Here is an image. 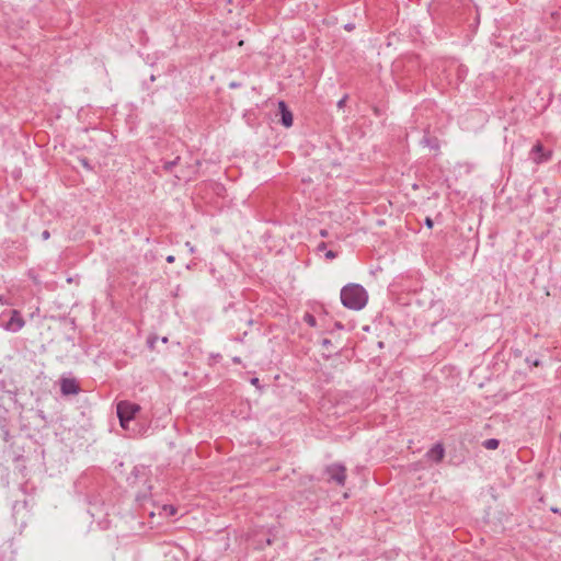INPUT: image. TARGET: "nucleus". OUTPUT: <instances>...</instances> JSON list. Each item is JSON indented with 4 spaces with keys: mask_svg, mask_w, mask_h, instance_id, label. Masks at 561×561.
Segmentation results:
<instances>
[{
    "mask_svg": "<svg viewBox=\"0 0 561 561\" xmlns=\"http://www.w3.org/2000/svg\"><path fill=\"white\" fill-rule=\"evenodd\" d=\"M139 411L140 407L137 403L126 400L119 401L116 407V412L121 426L126 428L127 423L131 421Z\"/></svg>",
    "mask_w": 561,
    "mask_h": 561,
    "instance_id": "7ed1b4c3",
    "label": "nucleus"
},
{
    "mask_svg": "<svg viewBox=\"0 0 561 561\" xmlns=\"http://www.w3.org/2000/svg\"><path fill=\"white\" fill-rule=\"evenodd\" d=\"M278 113H279V122L284 127L293 126V113L287 106L285 101H278Z\"/></svg>",
    "mask_w": 561,
    "mask_h": 561,
    "instance_id": "39448f33",
    "label": "nucleus"
},
{
    "mask_svg": "<svg viewBox=\"0 0 561 561\" xmlns=\"http://www.w3.org/2000/svg\"><path fill=\"white\" fill-rule=\"evenodd\" d=\"M0 302H1V304H4L1 297H0Z\"/></svg>",
    "mask_w": 561,
    "mask_h": 561,
    "instance_id": "c9c22d12",
    "label": "nucleus"
},
{
    "mask_svg": "<svg viewBox=\"0 0 561 561\" xmlns=\"http://www.w3.org/2000/svg\"><path fill=\"white\" fill-rule=\"evenodd\" d=\"M551 15L554 18L556 15H558L557 12H552Z\"/></svg>",
    "mask_w": 561,
    "mask_h": 561,
    "instance_id": "f704fd0d",
    "label": "nucleus"
},
{
    "mask_svg": "<svg viewBox=\"0 0 561 561\" xmlns=\"http://www.w3.org/2000/svg\"><path fill=\"white\" fill-rule=\"evenodd\" d=\"M162 511L167 516H174L178 513V508L173 505H163Z\"/></svg>",
    "mask_w": 561,
    "mask_h": 561,
    "instance_id": "ddd939ff",
    "label": "nucleus"
},
{
    "mask_svg": "<svg viewBox=\"0 0 561 561\" xmlns=\"http://www.w3.org/2000/svg\"><path fill=\"white\" fill-rule=\"evenodd\" d=\"M79 161H80L81 165H82L84 169H87V170H89V171H91V170L93 169V168H92V165H91V163H90V161H89L87 158H84V157H83V158H80V159H79Z\"/></svg>",
    "mask_w": 561,
    "mask_h": 561,
    "instance_id": "dca6fc26",
    "label": "nucleus"
},
{
    "mask_svg": "<svg viewBox=\"0 0 561 561\" xmlns=\"http://www.w3.org/2000/svg\"><path fill=\"white\" fill-rule=\"evenodd\" d=\"M150 493L147 492V493H139L136 495V501L142 505L149 497Z\"/></svg>",
    "mask_w": 561,
    "mask_h": 561,
    "instance_id": "2eb2a0df",
    "label": "nucleus"
},
{
    "mask_svg": "<svg viewBox=\"0 0 561 561\" xmlns=\"http://www.w3.org/2000/svg\"><path fill=\"white\" fill-rule=\"evenodd\" d=\"M325 247H327L325 243L321 242L318 248H319V250H323V249H325Z\"/></svg>",
    "mask_w": 561,
    "mask_h": 561,
    "instance_id": "c85d7f7f",
    "label": "nucleus"
},
{
    "mask_svg": "<svg viewBox=\"0 0 561 561\" xmlns=\"http://www.w3.org/2000/svg\"><path fill=\"white\" fill-rule=\"evenodd\" d=\"M560 443H561V433H560Z\"/></svg>",
    "mask_w": 561,
    "mask_h": 561,
    "instance_id": "e433bc0d",
    "label": "nucleus"
},
{
    "mask_svg": "<svg viewBox=\"0 0 561 561\" xmlns=\"http://www.w3.org/2000/svg\"><path fill=\"white\" fill-rule=\"evenodd\" d=\"M424 225L428 228V229H432L433 226H434V222H433V219L431 217H426L425 220H424Z\"/></svg>",
    "mask_w": 561,
    "mask_h": 561,
    "instance_id": "a211bd4d",
    "label": "nucleus"
},
{
    "mask_svg": "<svg viewBox=\"0 0 561 561\" xmlns=\"http://www.w3.org/2000/svg\"><path fill=\"white\" fill-rule=\"evenodd\" d=\"M304 321H305L308 325H310V327H312V328H314V327L317 325L316 317H314L313 314H311V313H306V314L304 316Z\"/></svg>",
    "mask_w": 561,
    "mask_h": 561,
    "instance_id": "f8f14e48",
    "label": "nucleus"
},
{
    "mask_svg": "<svg viewBox=\"0 0 561 561\" xmlns=\"http://www.w3.org/2000/svg\"><path fill=\"white\" fill-rule=\"evenodd\" d=\"M483 447L486 448V449H496L500 445V442L499 439L496 438H489V439H485L483 443H482Z\"/></svg>",
    "mask_w": 561,
    "mask_h": 561,
    "instance_id": "1a4fd4ad",
    "label": "nucleus"
},
{
    "mask_svg": "<svg viewBox=\"0 0 561 561\" xmlns=\"http://www.w3.org/2000/svg\"><path fill=\"white\" fill-rule=\"evenodd\" d=\"M445 456V448L443 444H435L430 450L426 453V458L436 463L440 462Z\"/></svg>",
    "mask_w": 561,
    "mask_h": 561,
    "instance_id": "6e6552de",
    "label": "nucleus"
},
{
    "mask_svg": "<svg viewBox=\"0 0 561 561\" xmlns=\"http://www.w3.org/2000/svg\"><path fill=\"white\" fill-rule=\"evenodd\" d=\"M551 511H552V512H554V513H558V512H559V510H558V508H551Z\"/></svg>",
    "mask_w": 561,
    "mask_h": 561,
    "instance_id": "72a5a7b5",
    "label": "nucleus"
},
{
    "mask_svg": "<svg viewBox=\"0 0 561 561\" xmlns=\"http://www.w3.org/2000/svg\"><path fill=\"white\" fill-rule=\"evenodd\" d=\"M185 247H187V248H188V250H190V252H191V253H194V252H195V247H194L190 241H187V242L185 243Z\"/></svg>",
    "mask_w": 561,
    "mask_h": 561,
    "instance_id": "412c9836",
    "label": "nucleus"
},
{
    "mask_svg": "<svg viewBox=\"0 0 561 561\" xmlns=\"http://www.w3.org/2000/svg\"><path fill=\"white\" fill-rule=\"evenodd\" d=\"M345 28H346L347 31H352V30L354 28V25H353V24H346V25H345Z\"/></svg>",
    "mask_w": 561,
    "mask_h": 561,
    "instance_id": "cd10ccee",
    "label": "nucleus"
},
{
    "mask_svg": "<svg viewBox=\"0 0 561 561\" xmlns=\"http://www.w3.org/2000/svg\"><path fill=\"white\" fill-rule=\"evenodd\" d=\"M161 342L162 343H168V337L167 336L161 337Z\"/></svg>",
    "mask_w": 561,
    "mask_h": 561,
    "instance_id": "2f4dec72",
    "label": "nucleus"
},
{
    "mask_svg": "<svg viewBox=\"0 0 561 561\" xmlns=\"http://www.w3.org/2000/svg\"><path fill=\"white\" fill-rule=\"evenodd\" d=\"M165 261H167L168 263H173V262L175 261V257H174V255H168V256H167V259H165Z\"/></svg>",
    "mask_w": 561,
    "mask_h": 561,
    "instance_id": "b1692460",
    "label": "nucleus"
},
{
    "mask_svg": "<svg viewBox=\"0 0 561 561\" xmlns=\"http://www.w3.org/2000/svg\"><path fill=\"white\" fill-rule=\"evenodd\" d=\"M324 473L328 476V482H334L339 486H344L346 481V468L342 463H331L325 467Z\"/></svg>",
    "mask_w": 561,
    "mask_h": 561,
    "instance_id": "20e7f679",
    "label": "nucleus"
},
{
    "mask_svg": "<svg viewBox=\"0 0 561 561\" xmlns=\"http://www.w3.org/2000/svg\"><path fill=\"white\" fill-rule=\"evenodd\" d=\"M159 337L157 335H151L147 340V345L150 350L156 348V343L158 342Z\"/></svg>",
    "mask_w": 561,
    "mask_h": 561,
    "instance_id": "4468645a",
    "label": "nucleus"
},
{
    "mask_svg": "<svg viewBox=\"0 0 561 561\" xmlns=\"http://www.w3.org/2000/svg\"><path fill=\"white\" fill-rule=\"evenodd\" d=\"M49 237H50V233H49V231H48V230H44V231L42 232V239H43V240H48V239H49Z\"/></svg>",
    "mask_w": 561,
    "mask_h": 561,
    "instance_id": "aec40b11",
    "label": "nucleus"
},
{
    "mask_svg": "<svg viewBox=\"0 0 561 561\" xmlns=\"http://www.w3.org/2000/svg\"><path fill=\"white\" fill-rule=\"evenodd\" d=\"M232 362H233L234 364H241V358H240V357H238V356H236V357H233V358H232Z\"/></svg>",
    "mask_w": 561,
    "mask_h": 561,
    "instance_id": "a878e982",
    "label": "nucleus"
},
{
    "mask_svg": "<svg viewBox=\"0 0 561 561\" xmlns=\"http://www.w3.org/2000/svg\"><path fill=\"white\" fill-rule=\"evenodd\" d=\"M327 234H328V233H327V231H325V230H322V231H321V236H322V237H327Z\"/></svg>",
    "mask_w": 561,
    "mask_h": 561,
    "instance_id": "473e14b6",
    "label": "nucleus"
},
{
    "mask_svg": "<svg viewBox=\"0 0 561 561\" xmlns=\"http://www.w3.org/2000/svg\"><path fill=\"white\" fill-rule=\"evenodd\" d=\"M180 161V157H176L175 159L173 160H170V161H165L163 162V170H165L167 172H170L172 171V169L179 163Z\"/></svg>",
    "mask_w": 561,
    "mask_h": 561,
    "instance_id": "9d476101",
    "label": "nucleus"
},
{
    "mask_svg": "<svg viewBox=\"0 0 561 561\" xmlns=\"http://www.w3.org/2000/svg\"><path fill=\"white\" fill-rule=\"evenodd\" d=\"M60 391L65 396L77 394L80 388L75 379L64 378L60 382Z\"/></svg>",
    "mask_w": 561,
    "mask_h": 561,
    "instance_id": "0eeeda50",
    "label": "nucleus"
},
{
    "mask_svg": "<svg viewBox=\"0 0 561 561\" xmlns=\"http://www.w3.org/2000/svg\"><path fill=\"white\" fill-rule=\"evenodd\" d=\"M551 158V152L548 154L545 153L543 146L540 141H538L534 147L531 148V159L536 163H540L542 161H548Z\"/></svg>",
    "mask_w": 561,
    "mask_h": 561,
    "instance_id": "423d86ee",
    "label": "nucleus"
},
{
    "mask_svg": "<svg viewBox=\"0 0 561 561\" xmlns=\"http://www.w3.org/2000/svg\"><path fill=\"white\" fill-rule=\"evenodd\" d=\"M1 432H2V438L5 443H9L10 442V438H11V434H10V430L8 428V425L5 423H2L1 424Z\"/></svg>",
    "mask_w": 561,
    "mask_h": 561,
    "instance_id": "9b49d317",
    "label": "nucleus"
},
{
    "mask_svg": "<svg viewBox=\"0 0 561 561\" xmlns=\"http://www.w3.org/2000/svg\"><path fill=\"white\" fill-rule=\"evenodd\" d=\"M194 561H207V560L202 557H197Z\"/></svg>",
    "mask_w": 561,
    "mask_h": 561,
    "instance_id": "c756f323",
    "label": "nucleus"
},
{
    "mask_svg": "<svg viewBox=\"0 0 561 561\" xmlns=\"http://www.w3.org/2000/svg\"><path fill=\"white\" fill-rule=\"evenodd\" d=\"M336 256H337V253H336V252H334V251H332V250H329V251H327V252H325V257H327L328 260H333V259H335Z\"/></svg>",
    "mask_w": 561,
    "mask_h": 561,
    "instance_id": "f3484780",
    "label": "nucleus"
},
{
    "mask_svg": "<svg viewBox=\"0 0 561 561\" xmlns=\"http://www.w3.org/2000/svg\"><path fill=\"white\" fill-rule=\"evenodd\" d=\"M251 383L254 385V386H259V383H260L259 378H256V377L252 378L251 379Z\"/></svg>",
    "mask_w": 561,
    "mask_h": 561,
    "instance_id": "393cba45",
    "label": "nucleus"
},
{
    "mask_svg": "<svg viewBox=\"0 0 561 561\" xmlns=\"http://www.w3.org/2000/svg\"><path fill=\"white\" fill-rule=\"evenodd\" d=\"M541 362L539 359H535L534 362H531L533 366H539Z\"/></svg>",
    "mask_w": 561,
    "mask_h": 561,
    "instance_id": "bb28decb",
    "label": "nucleus"
},
{
    "mask_svg": "<svg viewBox=\"0 0 561 561\" xmlns=\"http://www.w3.org/2000/svg\"><path fill=\"white\" fill-rule=\"evenodd\" d=\"M25 324V321L19 310L11 309L0 314V325L9 332H19Z\"/></svg>",
    "mask_w": 561,
    "mask_h": 561,
    "instance_id": "f03ea898",
    "label": "nucleus"
},
{
    "mask_svg": "<svg viewBox=\"0 0 561 561\" xmlns=\"http://www.w3.org/2000/svg\"><path fill=\"white\" fill-rule=\"evenodd\" d=\"M237 87H239L238 83H236V82L230 83V88H237Z\"/></svg>",
    "mask_w": 561,
    "mask_h": 561,
    "instance_id": "7c9ffc66",
    "label": "nucleus"
},
{
    "mask_svg": "<svg viewBox=\"0 0 561 561\" xmlns=\"http://www.w3.org/2000/svg\"><path fill=\"white\" fill-rule=\"evenodd\" d=\"M321 344H322V346L328 347V346H330V345H331V340H329V339H323Z\"/></svg>",
    "mask_w": 561,
    "mask_h": 561,
    "instance_id": "4be33fe9",
    "label": "nucleus"
},
{
    "mask_svg": "<svg viewBox=\"0 0 561 561\" xmlns=\"http://www.w3.org/2000/svg\"><path fill=\"white\" fill-rule=\"evenodd\" d=\"M35 414H36V416H38L39 419L45 420V415H44V412H43L42 410H37V411L35 412Z\"/></svg>",
    "mask_w": 561,
    "mask_h": 561,
    "instance_id": "5701e85b",
    "label": "nucleus"
},
{
    "mask_svg": "<svg viewBox=\"0 0 561 561\" xmlns=\"http://www.w3.org/2000/svg\"><path fill=\"white\" fill-rule=\"evenodd\" d=\"M367 301V291L358 284H348L341 289V302L347 309L360 310Z\"/></svg>",
    "mask_w": 561,
    "mask_h": 561,
    "instance_id": "f257e3e1",
    "label": "nucleus"
},
{
    "mask_svg": "<svg viewBox=\"0 0 561 561\" xmlns=\"http://www.w3.org/2000/svg\"><path fill=\"white\" fill-rule=\"evenodd\" d=\"M346 99H347V95L343 96V98L337 102V107H339V108H342V107L345 105Z\"/></svg>",
    "mask_w": 561,
    "mask_h": 561,
    "instance_id": "6ab92c4d",
    "label": "nucleus"
}]
</instances>
